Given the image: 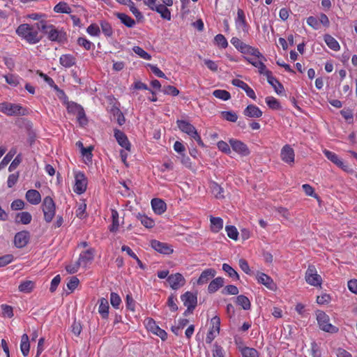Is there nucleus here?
Here are the masks:
<instances>
[{
    "label": "nucleus",
    "mask_w": 357,
    "mask_h": 357,
    "mask_svg": "<svg viewBox=\"0 0 357 357\" xmlns=\"http://www.w3.org/2000/svg\"><path fill=\"white\" fill-rule=\"evenodd\" d=\"M16 33L29 44H36L41 39L38 31L29 24H20L16 29Z\"/></svg>",
    "instance_id": "f257e3e1"
},
{
    "label": "nucleus",
    "mask_w": 357,
    "mask_h": 357,
    "mask_svg": "<svg viewBox=\"0 0 357 357\" xmlns=\"http://www.w3.org/2000/svg\"><path fill=\"white\" fill-rule=\"evenodd\" d=\"M0 112L7 116H24L27 114V110L21 105L8 102L0 103Z\"/></svg>",
    "instance_id": "f03ea898"
},
{
    "label": "nucleus",
    "mask_w": 357,
    "mask_h": 357,
    "mask_svg": "<svg viewBox=\"0 0 357 357\" xmlns=\"http://www.w3.org/2000/svg\"><path fill=\"white\" fill-rule=\"evenodd\" d=\"M317 320L319 328L322 331L331 333L338 332V328L330 323V318L324 312L319 311L317 312Z\"/></svg>",
    "instance_id": "7ed1b4c3"
},
{
    "label": "nucleus",
    "mask_w": 357,
    "mask_h": 357,
    "mask_svg": "<svg viewBox=\"0 0 357 357\" xmlns=\"http://www.w3.org/2000/svg\"><path fill=\"white\" fill-rule=\"evenodd\" d=\"M305 280L306 282L315 287H321L322 278L318 274L317 268L313 265H310L305 274Z\"/></svg>",
    "instance_id": "20e7f679"
},
{
    "label": "nucleus",
    "mask_w": 357,
    "mask_h": 357,
    "mask_svg": "<svg viewBox=\"0 0 357 357\" xmlns=\"http://www.w3.org/2000/svg\"><path fill=\"white\" fill-rule=\"evenodd\" d=\"M42 209L44 219L47 222H50L55 215L56 206L52 197L47 196L43 199Z\"/></svg>",
    "instance_id": "39448f33"
},
{
    "label": "nucleus",
    "mask_w": 357,
    "mask_h": 357,
    "mask_svg": "<svg viewBox=\"0 0 357 357\" xmlns=\"http://www.w3.org/2000/svg\"><path fill=\"white\" fill-rule=\"evenodd\" d=\"M41 29L47 35L52 41L61 42L64 38V33L61 30L56 29L53 25H48L45 22H41Z\"/></svg>",
    "instance_id": "423d86ee"
},
{
    "label": "nucleus",
    "mask_w": 357,
    "mask_h": 357,
    "mask_svg": "<svg viewBox=\"0 0 357 357\" xmlns=\"http://www.w3.org/2000/svg\"><path fill=\"white\" fill-rule=\"evenodd\" d=\"M75 184L73 190L78 195L83 194L87 188L88 180L85 174L82 172H75Z\"/></svg>",
    "instance_id": "0eeeda50"
},
{
    "label": "nucleus",
    "mask_w": 357,
    "mask_h": 357,
    "mask_svg": "<svg viewBox=\"0 0 357 357\" xmlns=\"http://www.w3.org/2000/svg\"><path fill=\"white\" fill-rule=\"evenodd\" d=\"M220 319L218 316L211 319L210 328L206 337V342L211 344L220 333Z\"/></svg>",
    "instance_id": "6e6552de"
},
{
    "label": "nucleus",
    "mask_w": 357,
    "mask_h": 357,
    "mask_svg": "<svg viewBox=\"0 0 357 357\" xmlns=\"http://www.w3.org/2000/svg\"><path fill=\"white\" fill-rule=\"evenodd\" d=\"M323 152L328 160L334 163L343 171L346 172H353L352 169H351L348 165L345 164L336 153L326 149Z\"/></svg>",
    "instance_id": "1a4fd4ad"
},
{
    "label": "nucleus",
    "mask_w": 357,
    "mask_h": 357,
    "mask_svg": "<svg viewBox=\"0 0 357 357\" xmlns=\"http://www.w3.org/2000/svg\"><path fill=\"white\" fill-rule=\"evenodd\" d=\"M281 160L289 166L292 167L295 163V152L289 144L284 145L280 151Z\"/></svg>",
    "instance_id": "9d476101"
},
{
    "label": "nucleus",
    "mask_w": 357,
    "mask_h": 357,
    "mask_svg": "<svg viewBox=\"0 0 357 357\" xmlns=\"http://www.w3.org/2000/svg\"><path fill=\"white\" fill-rule=\"evenodd\" d=\"M235 26L239 33L246 34L249 31V25L246 22L245 15L243 10L238 9L237 16L235 18Z\"/></svg>",
    "instance_id": "9b49d317"
},
{
    "label": "nucleus",
    "mask_w": 357,
    "mask_h": 357,
    "mask_svg": "<svg viewBox=\"0 0 357 357\" xmlns=\"http://www.w3.org/2000/svg\"><path fill=\"white\" fill-rule=\"evenodd\" d=\"M229 143L232 150L241 156H247L250 153L248 146L238 139L231 138Z\"/></svg>",
    "instance_id": "f8f14e48"
},
{
    "label": "nucleus",
    "mask_w": 357,
    "mask_h": 357,
    "mask_svg": "<svg viewBox=\"0 0 357 357\" xmlns=\"http://www.w3.org/2000/svg\"><path fill=\"white\" fill-rule=\"evenodd\" d=\"M144 324L148 331L153 334L160 337L162 340H165L167 337V334L163 329H161L155 323V321L151 318H148L144 321Z\"/></svg>",
    "instance_id": "ddd939ff"
},
{
    "label": "nucleus",
    "mask_w": 357,
    "mask_h": 357,
    "mask_svg": "<svg viewBox=\"0 0 357 357\" xmlns=\"http://www.w3.org/2000/svg\"><path fill=\"white\" fill-rule=\"evenodd\" d=\"M167 282L172 289L176 290L184 286L185 280L181 273H176L169 275Z\"/></svg>",
    "instance_id": "4468645a"
},
{
    "label": "nucleus",
    "mask_w": 357,
    "mask_h": 357,
    "mask_svg": "<svg viewBox=\"0 0 357 357\" xmlns=\"http://www.w3.org/2000/svg\"><path fill=\"white\" fill-rule=\"evenodd\" d=\"M181 298L184 305L188 307V310L189 311L195 309L197 305V298L194 293L187 291L181 296Z\"/></svg>",
    "instance_id": "2eb2a0df"
},
{
    "label": "nucleus",
    "mask_w": 357,
    "mask_h": 357,
    "mask_svg": "<svg viewBox=\"0 0 357 357\" xmlns=\"http://www.w3.org/2000/svg\"><path fill=\"white\" fill-rule=\"evenodd\" d=\"M256 279L259 283L264 285L266 288L271 291H275L277 288V286L273 282V279L264 273H257L256 275Z\"/></svg>",
    "instance_id": "dca6fc26"
},
{
    "label": "nucleus",
    "mask_w": 357,
    "mask_h": 357,
    "mask_svg": "<svg viewBox=\"0 0 357 357\" xmlns=\"http://www.w3.org/2000/svg\"><path fill=\"white\" fill-rule=\"evenodd\" d=\"M150 243L151 248L160 253L170 255L173 252L172 247L166 243L160 242L157 240H152Z\"/></svg>",
    "instance_id": "f3484780"
},
{
    "label": "nucleus",
    "mask_w": 357,
    "mask_h": 357,
    "mask_svg": "<svg viewBox=\"0 0 357 357\" xmlns=\"http://www.w3.org/2000/svg\"><path fill=\"white\" fill-rule=\"evenodd\" d=\"M29 233L26 231H22L17 233L14 238L15 246L19 248L25 247L29 241Z\"/></svg>",
    "instance_id": "a211bd4d"
},
{
    "label": "nucleus",
    "mask_w": 357,
    "mask_h": 357,
    "mask_svg": "<svg viewBox=\"0 0 357 357\" xmlns=\"http://www.w3.org/2000/svg\"><path fill=\"white\" fill-rule=\"evenodd\" d=\"M216 271L213 268H207L203 271L196 281L197 285H204L208 283V282L215 277Z\"/></svg>",
    "instance_id": "6ab92c4d"
},
{
    "label": "nucleus",
    "mask_w": 357,
    "mask_h": 357,
    "mask_svg": "<svg viewBox=\"0 0 357 357\" xmlns=\"http://www.w3.org/2000/svg\"><path fill=\"white\" fill-rule=\"evenodd\" d=\"M114 137L118 144L125 149L126 151H130V144L128 141L126 135L119 130H114Z\"/></svg>",
    "instance_id": "aec40b11"
},
{
    "label": "nucleus",
    "mask_w": 357,
    "mask_h": 357,
    "mask_svg": "<svg viewBox=\"0 0 357 357\" xmlns=\"http://www.w3.org/2000/svg\"><path fill=\"white\" fill-rule=\"evenodd\" d=\"M151 204L153 211L157 215L164 213L167 209L165 202L161 199L154 198L151 200Z\"/></svg>",
    "instance_id": "412c9836"
},
{
    "label": "nucleus",
    "mask_w": 357,
    "mask_h": 357,
    "mask_svg": "<svg viewBox=\"0 0 357 357\" xmlns=\"http://www.w3.org/2000/svg\"><path fill=\"white\" fill-rule=\"evenodd\" d=\"M25 198L32 205H38L41 202V195L36 190H29L26 192Z\"/></svg>",
    "instance_id": "4be33fe9"
},
{
    "label": "nucleus",
    "mask_w": 357,
    "mask_h": 357,
    "mask_svg": "<svg viewBox=\"0 0 357 357\" xmlns=\"http://www.w3.org/2000/svg\"><path fill=\"white\" fill-rule=\"evenodd\" d=\"M178 128L183 132L191 137L197 131L196 128L189 122L183 120L176 121Z\"/></svg>",
    "instance_id": "5701e85b"
},
{
    "label": "nucleus",
    "mask_w": 357,
    "mask_h": 357,
    "mask_svg": "<svg viewBox=\"0 0 357 357\" xmlns=\"http://www.w3.org/2000/svg\"><path fill=\"white\" fill-rule=\"evenodd\" d=\"M267 78V81L270 85L274 89V91L278 94H282L284 91L283 86L279 82V81L272 75L270 71L267 75H265Z\"/></svg>",
    "instance_id": "b1692460"
},
{
    "label": "nucleus",
    "mask_w": 357,
    "mask_h": 357,
    "mask_svg": "<svg viewBox=\"0 0 357 357\" xmlns=\"http://www.w3.org/2000/svg\"><path fill=\"white\" fill-rule=\"evenodd\" d=\"M93 257L94 250L93 249H89L80 254L78 261L79 264H82V266H86L89 263L91 262Z\"/></svg>",
    "instance_id": "393cba45"
},
{
    "label": "nucleus",
    "mask_w": 357,
    "mask_h": 357,
    "mask_svg": "<svg viewBox=\"0 0 357 357\" xmlns=\"http://www.w3.org/2000/svg\"><path fill=\"white\" fill-rule=\"evenodd\" d=\"M262 114V111L254 105H248L244 110V114L250 118H259Z\"/></svg>",
    "instance_id": "a878e982"
},
{
    "label": "nucleus",
    "mask_w": 357,
    "mask_h": 357,
    "mask_svg": "<svg viewBox=\"0 0 357 357\" xmlns=\"http://www.w3.org/2000/svg\"><path fill=\"white\" fill-rule=\"evenodd\" d=\"M224 278L221 277L215 278L209 283L208 286V291L211 294L215 293L224 285Z\"/></svg>",
    "instance_id": "bb28decb"
},
{
    "label": "nucleus",
    "mask_w": 357,
    "mask_h": 357,
    "mask_svg": "<svg viewBox=\"0 0 357 357\" xmlns=\"http://www.w3.org/2000/svg\"><path fill=\"white\" fill-rule=\"evenodd\" d=\"M59 62L64 68H70L76 63V59L72 54H63L59 59Z\"/></svg>",
    "instance_id": "cd10ccee"
},
{
    "label": "nucleus",
    "mask_w": 357,
    "mask_h": 357,
    "mask_svg": "<svg viewBox=\"0 0 357 357\" xmlns=\"http://www.w3.org/2000/svg\"><path fill=\"white\" fill-rule=\"evenodd\" d=\"M210 222L211 229L214 233L219 232L223 228V220L221 218L211 216Z\"/></svg>",
    "instance_id": "c85d7f7f"
},
{
    "label": "nucleus",
    "mask_w": 357,
    "mask_h": 357,
    "mask_svg": "<svg viewBox=\"0 0 357 357\" xmlns=\"http://www.w3.org/2000/svg\"><path fill=\"white\" fill-rule=\"evenodd\" d=\"M20 350L24 357L29 355L30 350V343L27 334H23L21 337Z\"/></svg>",
    "instance_id": "c756f323"
},
{
    "label": "nucleus",
    "mask_w": 357,
    "mask_h": 357,
    "mask_svg": "<svg viewBox=\"0 0 357 357\" xmlns=\"http://www.w3.org/2000/svg\"><path fill=\"white\" fill-rule=\"evenodd\" d=\"M98 312L102 318L106 319L109 314V303L107 299L102 298L99 301Z\"/></svg>",
    "instance_id": "7c9ffc66"
},
{
    "label": "nucleus",
    "mask_w": 357,
    "mask_h": 357,
    "mask_svg": "<svg viewBox=\"0 0 357 357\" xmlns=\"http://www.w3.org/2000/svg\"><path fill=\"white\" fill-rule=\"evenodd\" d=\"M34 288L35 283L31 280L22 281L18 287L19 291L24 294H29L31 292Z\"/></svg>",
    "instance_id": "2f4dec72"
},
{
    "label": "nucleus",
    "mask_w": 357,
    "mask_h": 357,
    "mask_svg": "<svg viewBox=\"0 0 357 357\" xmlns=\"http://www.w3.org/2000/svg\"><path fill=\"white\" fill-rule=\"evenodd\" d=\"M115 15L121 20V23L127 27L131 28L135 24V20L125 13H116Z\"/></svg>",
    "instance_id": "473e14b6"
},
{
    "label": "nucleus",
    "mask_w": 357,
    "mask_h": 357,
    "mask_svg": "<svg viewBox=\"0 0 357 357\" xmlns=\"http://www.w3.org/2000/svg\"><path fill=\"white\" fill-rule=\"evenodd\" d=\"M93 146H89L86 149H83L82 151L81 152V155L82 156L83 161L87 165H90L92 163V158H93L92 151H93Z\"/></svg>",
    "instance_id": "72a5a7b5"
},
{
    "label": "nucleus",
    "mask_w": 357,
    "mask_h": 357,
    "mask_svg": "<svg viewBox=\"0 0 357 357\" xmlns=\"http://www.w3.org/2000/svg\"><path fill=\"white\" fill-rule=\"evenodd\" d=\"M31 220L32 216L30 213L24 211L17 214L15 222L23 225H28L31 222Z\"/></svg>",
    "instance_id": "f704fd0d"
},
{
    "label": "nucleus",
    "mask_w": 357,
    "mask_h": 357,
    "mask_svg": "<svg viewBox=\"0 0 357 357\" xmlns=\"http://www.w3.org/2000/svg\"><path fill=\"white\" fill-rule=\"evenodd\" d=\"M324 41L330 49L334 51L340 50V45L339 43L337 41V40L334 38L333 36L328 34L325 35Z\"/></svg>",
    "instance_id": "c9c22d12"
},
{
    "label": "nucleus",
    "mask_w": 357,
    "mask_h": 357,
    "mask_svg": "<svg viewBox=\"0 0 357 357\" xmlns=\"http://www.w3.org/2000/svg\"><path fill=\"white\" fill-rule=\"evenodd\" d=\"M165 4H158L155 11L158 13L161 17L167 20H171V12Z\"/></svg>",
    "instance_id": "e433bc0d"
},
{
    "label": "nucleus",
    "mask_w": 357,
    "mask_h": 357,
    "mask_svg": "<svg viewBox=\"0 0 357 357\" xmlns=\"http://www.w3.org/2000/svg\"><path fill=\"white\" fill-rule=\"evenodd\" d=\"M243 54H250L257 59H264L263 54L259 51L258 49L247 45L245 48L242 52Z\"/></svg>",
    "instance_id": "4c0bfd02"
},
{
    "label": "nucleus",
    "mask_w": 357,
    "mask_h": 357,
    "mask_svg": "<svg viewBox=\"0 0 357 357\" xmlns=\"http://www.w3.org/2000/svg\"><path fill=\"white\" fill-rule=\"evenodd\" d=\"M54 11L57 13L68 14L71 13L72 10L67 3L61 1L54 6Z\"/></svg>",
    "instance_id": "58836bf2"
},
{
    "label": "nucleus",
    "mask_w": 357,
    "mask_h": 357,
    "mask_svg": "<svg viewBox=\"0 0 357 357\" xmlns=\"http://www.w3.org/2000/svg\"><path fill=\"white\" fill-rule=\"evenodd\" d=\"M263 61H266V59H258L257 62H251V64L258 69L260 74L266 75L270 71L266 68Z\"/></svg>",
    "instance_id": "ea45409f"
},
{
    "label": "nucleus",
    "mask_w": 357,
    "mask_h": 357,
    "mask_svg": "<svg viewBox=\"0 0 357 357\" xmlns=\"http://www.w3.org/2000/svg\"><path fill=\"white\" fill-rule=\"evenodd\" d=\"M137 219L140 221L142 225L146 228H153L155 225L154 220L145 215L139 214L137 215Z\"/></svg>",
    "instance_id": "a19ab883"
},
{
    "label": "nucleus",
    "mask_w": 357,
    "mask_h": 357,
    "mask_svg": "<svg viewBox=\"0 0 357 357\" xmlns=\"http://www.w3.org/2000/svg\"><path fill=\"white\" fill-rule=\"evenodd\" d=\"M111 213L112 224L110 227V231L114 232L117 231L119 226V213L114 209H112Z\"/></svg>",
    "instance_id": "79ce46f5"
},
{
    "label": "nucleus",
    "mask_w": 357,
    "mask_h": 357,
    "mask_svg": "<svg viewBox=\"0 0 357 357\" xmlns=\"http://www.w3.org/2000/svg\"><path fill=\"white\" fill-rule=\"evenodd\" d=\"M266 103L268 106L269 108L272 109H280L281 108V105L280 102L273 96H268L265 99Z\"/></svg>",
    "instance_id": "37998d69"
},
{
    "label": "nucleus",
    "mask_w": 357,
    "mask_h": 357,
    "mask_svg": "<svg viewBox=\"0 0 357 357\" xmlns=\"http://www.w3.org/2000/svg\"><path fill=\"white\" fill-rule=\"evenodd\" d=\"M6 82L12 86H17L20 84V77L14 74H8L3 76Z\"/></svg>",
    "instance_id": "c03bdc74"
},
{
    "label": "nucleus",
    "mask_w": 357,
    "mask_h": 357,
    "mask_svg": "<svg viewBox=\"0 0 357 357\" xmlns=\"http://www.w3.org/2000/svg\"><path fill=\"white\" fill-rule=\"evenodd\" d=\"M222 270L227 273V275L232 279L239 280L238 273L229 264H223Z\"/></svg>",
    "instance_id": "a18cd8bd"
},
{
    "label": "nucleus",
    "mask_w": 357,
    "mask_h": 357,
    "mask_svg": "<svg viewBox=\"0 0 357 357\" xmlns=\"http://www.w3.org/2000/svg\"><path fill=\"white\" fill-rule=\"evenodd\" d=\"M243 357H259L258 351L250 347H243L241 349Z\"/></svg>",
    "instance_id": "49530a36"
},
{
    "label": "nucleus",
    "mask_w": 357,
    "mask_h": 357,
    "mask_svg": "<svg viewBox=\"0 0 357 357\" xmlns=\"http://www.w3.org/2000/svg\"><path fill=\"white\" fill-rule=\"evenodd\" d=\"M236 303L241 305L244 310L250 308V300L243 295H240L236 297Z\"/></svg>",
    "instance_id": "de8ad7c7"
},
{
    "label": "nucleus",
    "mask_w": 357,
    "mask_h": 357,
    "mask_svg": "<svg viewBox=\"0 0 357 357\" xmlns=\"http://www.w3.org/2000/svg\"><path fill=\"white\" fill-rule=\"evenodd\" d=\"M214 42L218 47L225 49L228 46V42L222 34H218L214 38Z\"/></svg>",
    "instance_id": "09e8293b"
},
{
    "label": "nucleus",
    "mask_w": 357,
    "mask_h": 357,
    "mask_svg": "<svg viewBox=\"0 0 357 357\" xmlns=\"http://www.w3.org/2000/svg\"><path fill=\"white\" fill-rule=\"evenodd\" d=\"M132 50L136 54H137L140 58L143 59L148 61L151 59V56L139 46L133 47Z\"/></svg>",
    "instance_id": "8fccbe9b"
},
{
    "label": "nucleus",
    "mask_w": 357,
    "mask_h": 357,
    "mask_svg": "<svg viewBox=\"0 0 357 357\" xmlns=\"http://www.w3.org/2000/svg\"><path fill=\"white\" fill-rule=\"evenodd\" d=\"M211 192L213 194V195L217 198H222L223 197V190L222 188L216 183H212L211 184Z\"/></svg>",
    "instance_id": "3c124183"
},
{
    "label": "nucleus",
    "mask_w": 357,
    "mask_h": 357,
    "mask_svg": "<svg viewBox=\"0 0 357 357\" xmlns=\"http://www.w3.org/2000/svg\"><path fill=\"white\" fill-rule=\"evenodd\" d=\"M15 154V150H10L3 158L1 162H0V170L6 167L8 164L10 162V160L13 159V156Z\"/></svg>",
    "instance_id": "603ef678"
},
{
    "label": "nucleus",
    "mask_w": 357,
    "mask_h": 357,
    "mask_svg": "<svg viewBox=\"0 0 357 357\" xmlns=\"http://www.w3.org/2000/svg\"><path fill=\"white\" fill-rule=\"evenodd\" d=\"M213 96L222 100H227L230 98V93L225 90L217 89L213 92Z\"/></svg>",
    "instance_id": "864d4df0"
},
{
    "label": "nucleus",
    "mask_w": 357,
    "mask_h": 357,
    "mask_svg": "<svg viewBox=\"0 0 357 357\" xmlns=\"http://www.w3.org/2000/svg\"><path fill=\"white\" fill-rule=\"evenodd\" d=\"M225 231L230 238L235 241L238 239V231L234 226H226Z\"/></svg>",
    "instance_id": "5fc2aeb1"
},
{
    "label": "nucleus",
    "mask_w": 357,
    "mask_h": 357,
    "mask_svg": "<svg viewBox=\"0 0 357 357\" xmlns=\"http://www.w3.org/2000/svg\"><path fill=\"white\" fill-rule=\"evenodd\" d=\"M231 43L241 53L247 46V44L244 43L237 37H233L231 39Z\"/></svg>",
    "instance_id": "6e6d98bb"
},
{
    "label": "nucleus",
    "mask_w": 357,
    "mask_h": 357,
    "mask_svg": "<svg viewBox=\"0 0 357 357\" xmlns=\"http://www.w3.org/2000/svg\"><path fill=\"white\" fill-rule=\"evenodd\" d=\"M218 149L224 153L229 155L231 153L229 143L225 141H219L217 143Z\"/></svg>",
    "instance_id": "4d7b16f0"
},
{
    "label": "nucleus",
    "mask_w": 357,
    "mask_h": 357,
    "mask_svg": "<svg viewBox=\"0 0 357 357\" xmlns=\"http://www.w3.org/2000/svg\"><path fill=\"white\" fill-rule=\"evenodd\" d=\"M110 303L111 305L116 309H119L121 303V299L120 296L114 292L110 294Z\"/></svg>",
    "instance_id": "13d9d810"
},
{
    "label": "nucleus",
    "mask_w": 357,
    "mask_h": 357,
    "mask_svg": "<svg viewBox=\"0 0 357 357\" xmlns=\"http://www.w3.org/2000/svg\"><path fill=\"white\" fill-rule=\"evenodd\" d=\"M100 26L102 33L107 37H109L113 33L112 26L107 22L102 21L100 22Z\"/></svg>",
    "instance_id": "bf43d9fd"
},
{
    "label": "nucleus",
    "mask_w": 357,
    "mask_h": 357,
    "mask_svg": "<svg viewBox=\"0 0 357 357\" xmlns=\"http://www.w3.org/2000/svg\"><path fill=\"white\" fill-rule=\"evenodd\" d=\"M222 293L228 295H237L238 294V289L236 286L230 284L226 286Z\"/></svg>",
    "instance_id": "052dcab7"
},
{
    "label": "nucleus",
    "mask_w": 357,
    "mask_h": 357,
    "mask_svg": "<svg viewBox=\"0 0 357 357\" xmlns=\"http://www.w3.org/2000/svg\"><path fill=\"white\" fill-rule=\"evenodd\" d=\"M331 296L328 294H322L321 296L317 297V303L319 305L328 304L331 302Z\"/></svg>",
    "instance_id": "680f3d73"
},
{
    "label": "nucleus",
    "mask_w": 357,
    "mask_h": 357,
    "mask_svg": "<svg viewBox=\"0 0 357 357\" xmlns=\"http://www.w3.org/2000/svg\"><path fill=\"white\" fill-rule=\"evenodd\" d=\"M79 283V280L77 277H71L67 283V287L73 291L78 287Z\"/></svg>",
    "instance_id": "e2e57ef3"
},
{
    "label": "nucleus",
    "mask_w": 357,
    "mask_h": 357,
    "mask_svg": "<svg viewBox=\"0 0 357 357\" xmlns=\"http://www.w3.org/2000/svg\"><path fill=\"white\" fill-rule=\"evenodd\" d=\"M222 116L225 119L231 122H236L238 119L237 114L232 112H223Z\"/></svg>",
    "instance_id": "0e129e2a"
},
{
    "label": "nucleus",
    "mask_w": 357,
    "mask_h": 357,
    "mask_svg": "<svg viewBox=\"0 0 357 357\" xmlns=\"http://www.w3.org/2000/svg\"><path fill=\"white\" fill-rule=\"evenodd\" d=\"M100 32V28L96 24H91L87 28V33L92 36H98Z\"/></svg>",
    "instance_id": "69168bd1"
},
{
    "label": "nucleus",
    "mask_w": 357,
    "mask_h": 357,
    "mask_svg": "<svg viewBox=\"0 0 357 357\" xmlns=\"http://www.w3.org/2000/svg\"><path fill=\"white\" fill-rule=\"evenodd\" d=\"M212 351L213 357H225L223 349L218 344L213 345Z\"/></svg>",
    "instance_id": "338daca9"
},
{
    "label": "nucleus",
    "mask_w": 357,
    "mask_h": 357,
    "mask_svg": "<svg viewBox=\"0 0 357 357\" xmlns=\"http://www.w3.org/2000/svg\"><path fill=\"white\" fill-rule=\"evenodd\" d=\"M347 287L350 291L357 294V280L353 279L348 281Z\"/></svg>",
    "instance_id": "774afa93"
}]
</instances>
